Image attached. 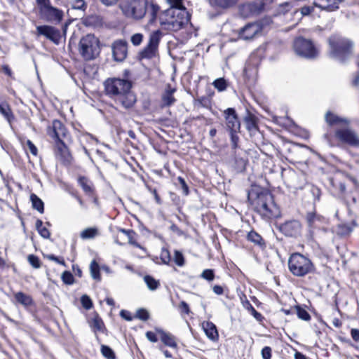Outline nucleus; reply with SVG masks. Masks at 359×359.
<instances>
[{
  "mask_svg": "<svg viewBox=\"0 0 359 359\" xmlns=\"http://www.w3.org/2000/svg\"><path fill=\"white\" fill-rule=\"evenodd\" d=\"M106 94L125 109L131 108L136 102V96L131 91L130 81L121 79H108L104 83Z\"/></svg>",
  "mask_w": 359,
  "mask_h": 359,
  "instance_id": "f257e3e1",
  "label": "nucleus"
},
{
  "mask_svg": "<svg viewBox=\"0 0 359 359\" xmlns=\"http://www.w3.org/2000/svg\"><path fill=\"white\" fill-rule=\"evenodd\" d=\"M120 6L126 16L136 20L146 17L150 23L155 21L159 11L158 6L147 0H123Z\"/></svg>",
  "mask_w": 359,
  "mask_h": 359,
  "instance_id": "f03ea898",
  "label": "nucleus"
},
{
  "mask_svg": "<svg viewBox=\"0 0 359 359\" xmlns=\"http://www.w3.org/2000/svg\"><path fill=\"white\" fill-rule=\"evenodd\" d=\"M253 192L250 193L248 198L251 200ZM252 205L255 210L263 218L269 219L280 216L279 208L274 203L273 195L266 190L256 193V197L252 199Z\"/></svg>",
  "mask_w": 359,
  "mask_h": 359,
  "instance_id": "7ed1b4c3",
  "label": "nucleus"
},
{
  "mask_svg": "<svg viewBox=\"0 0 359 359\" xmlns=\"http://www.w3.org/2000/svg\"><path fill=\"white\" fill-rule=\"evenodd\" d=\"M189 19L187 9L168 8L160 15V23L163 29L177 32L183 28Z\"/></svg>",
  "mask_w": 359,
  "mask_h": 359,
  "instance_id": "20e7f679",
  "label": "nucleus"
},
{
  "mask_svg": "<svg viewBox=\"0 0 359 359\" xmlns=\"http://www.w3.org/2000/svg\"><path fill=\"white\" fill-rule=\"evenodd\" d=\"M329 56L339 62L346 61L352 55L353 42L339 35H332L329 39Z\"/></svg>",
  "mask_w": 359,
  "mask_h": 359,
  "instance_id": "39448f33",
  "label": "nucleus"
},
{
  "mask_svg": "<svg viewBox=\"0 0 359 359\" xmlns=\"http://www.w3.org/2000/svg\"><path fill=\"white\" fill-rule=\"evenodd\" d=\"M79 51L85 60L95 59L100 52L99 39L94 34H86L80 39Z\"/></svg>",
  "mask_w": 359,
  "mask_h": 359,
  "instance_id": "423d86ee",
  "label": "nucleus"
},
{
  "mask_svg": "<svg viewBox=\"0 0 359 359\" xmlns=\"http://www.w3.org/2000/svg\"><path fill=\"white\" fill-rule=\"evenodd\" d=\"M290 271L296 276H304L313 269L311 261L300 253H293L288 259Z\"/></svg>",
  "mask_w": 359,
  "mask_h": 359,
  "instance_id": "0eeeda50",
  "label": "nucleus"
},
{
  "mask_svg": "<svg viewBox=\"0 0 359 359\" xmlns=\"http://www.w3.org/2000/svg\"><path fill=\"white\" fill-rule=\"evenodd\" d=\"M40 18L50 22H60L63 18V12L53 6L50 0H36Z\"/></svg>",
  "mask_w": 359,
  "mask_h": 359,
  "instance_id": "6e6552de",
  "label": "nucleus"
},
{
  "mask_svg": "<svg viewBox=\"0 0 359 359\" xmlns=\"http://www.w3.org/2000/svg\"><path fill=\"white\" fill-rule=\"evenodd\" d=\"M293 48L296 54L302 57L313 59L318 54V51L312 41L302 37L294 40Z\"/></svg>",
  "mask_w": 359,
  "mask_h": 359,
  "instance_id": "1a4fd4ad",
  "label": "nucleus"
},
{
  "mask_svg": "<svg viewBox=\"0 0 359 359\" xmlns=\"http://www.w3.org/2000/svg\"><path fill=\"white\" fill-rule=\"evenodd\" d=\"M161 37L162 33L160 30L154 31L150 34L148 44L140 52L142 58L150 59L156 55Z\"/></svg>",
  "mask_w": 359,
  "mask_h": 359,
  "instance_id": "9d476101",
  "label": "nucleus"
},
{
  "mask_svg": "<svg viewBox=\"0 0 359 359\" xmlns=\"http://www.w3.org/2000/svg\"><path fill=\"white\" fill-rule=\"evenodd\" d=\"M335 136L341 142L352 147H359V137L349 128L337 129L335 133Z\"/></svg>",
  "mask_w": 359,
  "mask_h": 359,
  "instance_id": "9b49d317",
  "label": "nucleus"
},
{
  "mask_svg": "<svg viewBox=\"0 0 359 359\" xmlns=\"http://www.w3.org/2000/svg\"><path fill=\"white\" fill-rule=\"evenodd\" d=\"M262 25L259 22L247 24L238 32V36L243 40H250L260 34L262 30Z\"/></svg>",
  "mask_w": 359,
  "mask_h": 359,
  "instance_id": "f8f14e48",
  "label": "nucleus"
},
{
  "mask_svg": "<svg viewBox=\"0 0 359 359\" xmlns=\"http://www.w3.org/2000/svg\"><path fill=\"white\" fill-rule=\"evenodd\" d=\"M38 35L44 36L55 44H58L61 39L60 31L57 28L49 25H40L36 27Z\"/></svg>",
  "mask_w": 359,
  "mask_h": 359,
  "instance_id": "ddd939ff",
  "label": "nucleus"
},
{
  "mask_svg": "<svg viewBox=\"0 0 359 359\" xmlns=\"http://www.w3.org/2000/svg\"><path fill=\"white\" fill-rule=\"evenodd\" d=\"M111 50L114 60L123 62L128 55V43L125 40H116L111 44Z\"/></svg>",
  "mask_w": 359,
  "mask_h": 359,
  "instance_id": "4468645a",
  "label": "nucleus"
},
{
  "mask_svg": "<svg viewBox=\"0 0 359 359\" xmlns=\"http://www.w3.org/2000/svg\"><path fill=\"white\" fill-rule=\"evenodd\" d=\"M279 230L286 236L296 237L301 233L302 225L297 220H290L280 224Z\"/></svg>",
  "mask_w": 359,
  "mask_h": 359,
  "instance_id": "2eb2a0df",
  "label": "nucleus"
},
{
  "mask_svg": "<svg viewBox=\"0 0 359 359\" xmlns=\"http://www.w3.org/2000/svg\"><path fill=\"white\" fill-rule=\"evenodd\" d=\"M47 133L57 143L62 141V138L65 137L67 130L61 121L54 120L52 126L48 128Z\"/></svg>",
  "mask_w": 359,
  "mask_h": 359,
  "instance_id": "dca6fc26",
  "label": "nucleus"
},
{
  "mask_svg": "<svg viewBox=\"0 0 359 359\" xmlns=\"http://www.w3.org/2000/svg\"><path fill=\"white\" fill-rule=\"evenodd\" d=\"M226 129L229 132H239L241 123L236 111L233 108H228L224 111Z\"/></svg>",
  "mask_w": 359,
  "mask_h": 359,
  "instance_id": "f3484780",
  "label": "nucleus"
},
{
  "mask_svg": "<svg viewBox=\"0 0 359 359\" xmlns=\"http://www.w3.org/2000/svg\"><path fill=\"white\" fill-rule=\"evenodd\" d=\"M56 144L55 156L62 164L69 165L72 161V156L68 147L63 141H60Z\"/></svg>",
  "mask_w": 359,
  "mask_h": 359,
  "instance_id": "a211bd4d",
  "label": "nucleus"
},
{
  "mask_svg": "<svg viewBox=\"0 0 359 359\" xmlns=\"http://www.w3.org/2000/svg\"><path fill=\"white\" fill-rule=\"evenodd\" d=\"M343 0H315L313 4L323 10L334 11L339 8V4Z\"/></svg>",
  "mask_w": 359,
  "mask_h": 359,
  "instance_id": "6ab92c4d",
  "label": "nucleus"
},
{
  "mask_svg": "<svg viewBox=\"0 0 359 359\" xmlns=\"http://www.w3.org/2000/svg\"><path fill=\"white\" fill-rule=\"evenodd\" d=\"M325 121L330 126L337 125L341 126H346L349 124L348 120L340 118L338 116L330 111L327 112L325 114Z\"/></svg>",
  "mask_w": 359,
  "mask_h": 359,
  "instance_id": "aec40b11",
  "label": "nucleus"
},
{
  "mask_svg": "<svg viewBox=\"0 0 359 359\" xmlns=\"http://www.w3.org/2000/svg\"><path fill=\"white\" fill-rule=\"evenodd\" d=\"M175 88H172L170 85H168L165 92L162 95V102L164 107H169L173 104L176 100L173 96Z\"/></svg>",
  "mask_w": 359,
  "mask_h": 359,
  "instance_id": "412c9836",
  "label": "nucleus"
},
{
  "mask_svg": "<svg viewBox=\"0 0 359 359\" xmlns=\"http://www.w3.org/2000/svg\"><path fill=\"white\" fill-rule=\"evenodd\" d=\"M208 2L214 8L228 9L235 6L238 0H208Z\"/></svg>",
  "mask_w": 359,
  "mask_h": 359,
  "instance_id": "4be33fe9",
  "label": "nucleus"
},
{
  "mask_svg": "<svg viewBox=\"0 0 359 359\" xmlns=\"http://www.w3.org/2000/svg\"><path fill=\"white\" fill-rule=\"evenodd\" d=\"M156 331L161 334V340L165 345L171 348L177 347V345L173 335L170 333H167L161 329H156Z\"/></svg>",
  "mask_w": 359,
  "mask_h": 359,
  "instance_id": "5701e85b",
  "label": "nucleus"
},
{
  "mask_svg": "<svg viewBox=\"0 0 359 359\" xmlns=\"http://www.w3.org/2000/svg\"><path fill=\"white\" fill-rule=\"evenodd\" d=\"M323 217L314 212L307 213L306 221L311 228L318 227L319 224L323 222Z\"/></svg>",
  "mask_w": 359,
  "mask_h": 359,
  "instance_id": "b1692460",
  "label": "nucleus"
},
{
  "mask_svg": "<svg viewBox=\"0 0 359 359\" xmlns=\"http://www.w3.org/2000/svg\"><path fill=\"white\" fill-rule=\"evenodd\" d=\"M244 122L247 130L250 133H255L258 130L257 118L254 115L248 114V116H245Z\"/></svg>",
  "mask_w": 359,
  "mask_h": 359,
  "instance_id": "393cba45",
  "label": "nucleus"
},
{
  "mask_svg": "<svg viewBox=\"0 0 359 359\" xmlns=\"http://www.w3.org/2000/svg\"><path fill=\"white\" fill-rule=\"evenodd\" d=\"M203 327L207 337L211 340H215L218 337L217 330L212 323H204Z\"/></svg>",
  "mask_w": 359,
  "mask_h": 359,
  "instance_id": "a878e982",
  "label": "nucleus"
},
{
  "mask_svg": "<svg viewBox=\"0 0 359 359\" xmlns=\"http://www.w3.org/2000/svg\"><path fill=\"white\" fill-rule=\"evenodd\" d=\"M78 182L86 194H90L93 193V184L89 179L86 177H79Z\"/></svg>",
  "mask_w": 359,
  "mask_h": 359,
  "instance_id": "bb28decb",
  "label": "nucleus"
},
{
  "mask_svg": "<svg viewBox=\"0 0 359 359\" xmlns=\"http://www.w3.org/2000/svg\"><path fill=\"white\" fill-rule=\"evenodd\" d=\"M14 297L15 300L23 306H27L32 304V297L22 292H16Z\"/></svg>",
  "mask_w": 359,
  "mask_h": 359,
  "instance_id": "cd10ccee",
  "label": "nucleus"
},
{
  "mask_svg": "<svg viewBox=\"0 0 359 359\" xmlns=\"http://www.w3.org/2000/svg\"><path fill=\"white\" fill-rule=\"evenodd\" d=\"M0 113L11 123L13 119V115L7 102L0 101Z\"/></svg>",
  "mask_w": 359,
  "mask_h": 359,
  "instance_id": "c85d7f7f",
  "label": "nucleus"
},
{
  "mask_svg": "<svg viewBox=\"0 0 359 359\" xmlns=\"http://www.w3.org/2000/svg\"><path fill=\"white\" fill-rule=\"evenodd\" d=\"M30 200L32 201L33 208L36 209L40 213H43L44 211V205L41 199H40L36 194H32L30 196Z\"/></svg>",
  "mask_w": 359,
  "mask_h": 359,
  "instance_id": "c756f323",
  "label": "nucleus"
},
{
  "mask_svg": "<svg viewBox=\"0 0 359 359\" xmlns=\"http://www.w3.org/2000/svg\"><path fill=\"white\" fill-rule=\"evenodd\" d=\"M90 272L94 280H100V266L95 260H93L90 264Z\"/></svg>",
  "mask_w": 359,
  "mask_h": 359,
  "instance_id": "7c9ffc66",
  "label": "nucleus"
},
{
  "mask_svg": "<svg viewBox=\"0 0 359 359\" xmlns=\"http://www.w3.org/2000/svg\"><path fill=\"white\" fill-rule=\"evenodd\" d=\"M144 280L150 290H156L160 285L158 280L149 275L144 277Z\"/></svg>",
  "mask_w": 359,
  "mask_h": 359,
  "instance_id": "2f4dec72",
  "label": "nucleus"
},
{
  "mask_svg": "<svg viewBox=\"0 0 359 359\" xmlns=\"http://www.w3.org/2000/svg\"><path fill=\"white\" fill-rule=\"evenodd\" d=\"M248 241L254 243L256 245H258L260 246L264 245V241H263V238H262V236L254 231H251L248 233Z\"/></svg>",
  "mask_w": 359,
  "mask_h": 359,
  "instance_id": "473e14b6",
  "label": "nucleus"
},
{
  "mask_svg": "<svg viewBox=\"0 0 359 359\" xmlns=\"http://www.w3.org/2000/svg\"><path fill=\"white\" fill-rule=\"evenodd\" d=\"M97 235V229L96 228H87L83 230L80 234L83 239H90L95 238Z\"/></svg>",
  "mask_w": 359,
  "mask_h": 359,
  "instance_id": "72a5a7b5",
  "label": "nucleus"
},
{
  "mask_svg": "<svg viewBox=\"0 0 359 359\" xmlns=\"http://www.w3.org/2000/svg\"><path fill=\"white\" fill-rule=\"evenodd\" d=\"M212 85L218 91L222 92L227 88L228 83L224 78H219L213 81Z\"/></svg>",
  "mask_w": 359,
  "mask_h": 359,
  "instance_id": "f704fd0d",
  "label": "nucleus"
},
{
  "mask_svg": "<svg viewBox=\"0 0 359 359\" xmlns=\"http://www.w3.org/2000/svg\"><path fill=\"white\" fill-rule=\"evenodd\" d=\"M101 353L104 357L107 359H115V353L114 351L108 346L102 345L101 346Z\"/></svg>",
  "mask_w": 359,
  "mask_h": 359,
  "instance_id": "c9c22d12",
  "label": "nucleus"
},
{
  "mask_svg": "<svg viewBox=\"0 0 359 359\" xmlns=\"http://www.w3.org/2000/svg\"><path fill=\"white\" fill-rule=\"evenodd\" d=\"M120 231L128 236V243L130 244L141 249L143 248L138 243L133 240V234L134 233V232L133 231L121 229Z\"/></svg>",
  "mask_w": 359,
  "mask_h": 359,
  "instance_id": "e433bc0d",
  "label": "nucleus"
},
{
  "mask_svg": "<svg viewBox=\"0 0 359 359\" xmlns=\"http://www.w3.org/2000/svg\"><path fill=\"white\" fill-rule=\"evenodd\" d=\"M61 278L63 283L67 285H72L74 281L73 275L67 271H65L62 273Z\"/></svg>",
  "mask_w": 359,
  "mask_h": 359,
  "instance_id": "4c0bfd02",
  "label": "nucleus"
},
{
  "mask_svg": "<svg viewBox=\"0 0 359 359\" xmlns=\"http://www.w3.org/2000/svg\"><path fill=\"white\" fill-rule=\"evenodd\" d=\"M297 310V314L299 318L304 320H309L311 318V316L309 313L304 309L301 308L300 306L296 307Z\"/></svg>",
  "mask_w": 359,
  "mask_h": 359,
  "instance_id": "58836bf2",
  "label": "nucleus"
},
{
  "mask_svg": "<svg viewBox=\"0 0 359 359\" xmlns=\"http://www.w3.org/2000/svg\"><path fill=\"white\" fill-rule=\"evenodd\" d=\"M184 0H166L167 3L170 5L169 8H180V9H187L184 5L183 4Z\"/></svg>",
  "mask_w": 359,
  "mask_h": 359,
  "instance_id": "ea45409f",
  "label": "nucleus"
},
{
  "mask_svg": "<svg viewBox=\"0 0 359 359\" xmlns=\"http://www.w3.org/2000/svg\"><path fill=\"white\" fill-rule=\"evenodd\" d=\"M293 6L294 5L290 1L283 3L279 5L278 13L285 14L286 13L290 11Z\"/></svg>",
  "mask_w": 359,
  "mask_h": 359,
  "instance_id": "a19ab883",
  "label": "nucleus"
},
{
  "mask_svg": "<svg viewBox=\"0 0 359 359\" xmlns=\"http://www.w3.org/2000/svg\"><path fill=\"white\" fill-rule=\"evenodd\" d=\"M25 149L28 150L33 156H37L38 149L31 140H27L25 142Z\"/></svg>",
  "mask_w": 359,
  "mask_h": 359,
  "instance_id": "79ce46f5",
  "label": "nucleus"
},
{
  "mask_svg": "<svg viewBox=\"0 0 359 359\" xmlns=\"http://www.w3.org/2000/svg\"><path fill=\"white\" fill-rule=\"evenodd\" d=\"M28 262L35 269H39L41 267V262L38 257L34 255H29L28 256Z\"/></svg>",
  "mask_w": 359,
  "mask_h": 359,
  "instance_id": "37998d69",
  "label": "nucleus"
},
{
  "mask_svg": "<svg viewBox=\"0 0 359 359\" xmlns=\"http://www.w3.org/2000/svg\"><path fill=\"white\" fill-rule=\"evenodd\" d=\"M201 277L205 280H207L208 281H212L215 278V273L213 270L212 269H205L201 275Z\"/></svg>",
  "mask_w": 359,
  "mask_h": 359,
  "instance_id": "c03bdc74",
  "label": "nucleus"
},
{
  "mask_svg": "<svg viewBox=\"0 0 359 359\" xmlns=\"http://www.w3.org/2000/svg\"><path fill=\"white\" fill-rule=\"evenodd\" d=\"M161 259L165 264H168L171 260L170 254L168 250L162 249L161 252Z\"/></svg>",
  "mask_w": 359,
  "mask_h": 359,
  "instance_id": "a18cd8bd",
  "label": "nucleus"
},
{
  "mask_svg": "<svg viewBox=\"0 0 359 359\" xmlns=\"http://www.w3.org/2000/svg\"><path fill=\"white\" fill-rule=\"evenodd\" d=\"M174 261L179 266H182L184 264L183 255L180 251H175Z\"/></svg>",
  "mask_w": 359,
  "mask_h": 359,
  "instance_id": "49530a36",
  "label": "nucleus"
},
{
  "mask_svg": "<svg viewBox=\"0 0 359 359\" xmlns=\"http://www.w3.org/2000/svg\"><path fill=\"white\" fill-rule=\"evenodd\" d=\"M82 306L86 309H90L93 306V303L90 297L86 294L83 295L81 298Z\"/></svg>",
  "mask_w": 359,
  "mask_h": 359,
  "instance_id": "de8ad7c7",
  "label": "nucleus"
},
{
  "mask_svg": "<svg viewBox=\"0 0 359 359\" xmlns=\"http://www.w3.org/2000/svg\"><path fill=\"white\" fill-rule=\"evenodd\" d=\"M84 0H74L72 3V8L78 10H84L86 8Z\"/></svg>",
  "mask_w": 359,
  "mask_h": 359,
  "instance_id": "09e8293b",
  "label": "nucleus"
},
{
  "mask_svg": "<svg viewBox=\"0 0 359 359\" xmlns=\"http://www.w3.org/2000/svg\"><path fill=\"white\" fill-rule=\"evenodd\" d=\"M143 40V35L140 33L133 34L131 36V42L134 46H139Z\"/></svg>",
  "mask_w": 359,
  "mask_h": 359,
  "instance_id": "8fccbe9b",
  "label": "nucleus"
},
{
  "mask_svg": "<svg viewBox=\"0 0 359 359\" xmlns=\"http://www.w3.org/2000/svg\"><path fill=\"white\" fill-rule=\"evenodd\" d=\"M137 317L141 320H147L149 315L147 310L141 309L137 311Z\"/></svg>",
  "mask_w": 359,
  "mask_h": 359,
  "instance_id": "3c124183",
  "label": "nucleus"
},
{
  "mask_svg": "<svg viewBox=\"0 0 359 359\" xmlns=\"http://www.w3.org/2000/svg\"><path fill=\"white\" fill-rule=\"evenodd\" d=\"M262 356L263 359H271V348L269 346H265L262 350Z\"/></svg>",
  "mask_w": 359,
  "mask_h": 359,
  "instance_id": "603ef678",
  "label": "nucleus"
},
{
  "mask_svg": "<svg viewBox=\"0 0 359 359\" xmlns=\"http://www.w3.org/2000/svg\"><path fill=\"white\" fill-rule=\"evenodd\" d=\"M46 257L48 260L54 261V262L58 263L59 264H61V265H63V266L65 265V262L64 261L63 259H60V258L55 256L54 255H48L46 256Z\"/></svg>",
  "mask_w": 359,
  "mask_h": 359,
  "instance_id": "864d4df0",
  "label": "nucleus"
},
{
  "mask_svg": "<svg viewBox=\"0 0 359 359\" xmlns=\"http://www.w3.org/2000/svg\"><path fill=\"white\" fill-rule=\"evenodd\" d=\"M177 180L180 182L184 194L187 195L189 194V188L185 180L182 177H178Z\"/></svg>",
  "mask_w": 359,
  "mask_h": 359,
  "instance_id": "5fc2aeb1",
  "label": "nucleus"
},
{
  "mask_svg": "<svg viewBox=\"0 0 359 359\" xmlns=\"http://www.w3.org/2000/svg\"><path fill=\"white\" fill-rule=\"evenodd\" d=\"M39 233L44 238H49L50 236V233L49 230L43 226L39 230H38Z\"/></svg>",
  "mask_w": 359,
  "mask_h": 359,
  "instance_id": "6e6d98bb",
  "label": "nucleus"
},
{
  "mask_svg": "<svg viewBox=\"0 0 359 359\" xmlns=\"http://www.w3.org/2000/svg\"><path fill=\"white\" fill-rule=\"evenodd\" d=\"M147 339L151 342H156L158 341L157 337L155 333L151 331H148L146 332Z\"/></svg>",
  "mask_w": 359,
  "mask_h": 359,
  "instance_id": "4d7b16f0",
  "label": "nucleus"
},
{
  "mask_svg": "<svg viewBox=\"0 0 359 359\" xmlns=\"http://www.w3.org/2000/svg\"><path fill=\"white\" fill-rule=\"evenodd\" d=\"M356 65L358 70L355 79L353 81V85L357 87L359 86V55L356 58Z\"/></svg>",
  "mask_w": 359,
  "mask_h": 359,
  "instance_id": "13d9d810",
  "label": "nucleus"
},
{
  "mask_svg": "<svg viewBox=\"0 0 359 359\" xmlns=\"http://www.w3.org/2000/svg\"><path fill=\"white\" fill-rule=\"evenodd\" d=\"M237 133L238 132H230L232 145L234 148L237 147V142L238 141V137L236 135Z\"/></svg>",
  "mask_w": 359,
  "mask_h": 359,
  "instance_id": "bf43d9fd",
  "label": "nucleus"
},
{
  "mask_svg": "<svg viewBox=\"0 0 359 359\" xmlns=\"http://www.w3.org/2000/svg\"><path fill=\"white\" fill-rule=\"evenodd\" d=\"M351 335L355 341H359V329L353 328L351 330Z\"/></svg>",
  "mask_w": 359,
  "mask_h": 359,
  "instance_id": "052dcab7",
  "label": "nucleus"
},
{
  "mask_svg": "<svg viewBox=\"0 0 359 359\" xmlns=\"http://www.w3.org/2000/svg\"><path fill=\"white\" fill-rule=\"evenodd\" d=\"M332 186L338 188L341 194H344L346 190L345 184L342 182H339L335 184L332 180L331 181Z\"/></svg>",
  "mask_w": 359,
  "mask_h": 359,
  "instance_id": "680f3d73",
  "label": "nucleus"
},
{
  "mask_svg": "<svg viewBox=\"0 0 359 359\" xmlns=\"http://www.w3.org/2000/svg\"><path fill=\"white\" fill-rule=\"evenodd\" d=\"M180 309L182 312L189 314L190 312L189 305L184 301L181 302L180 304Z\"/></svg>",
  "mask_w": 359,
  "mask_h": 359,
  "instance_id": "e2e57ef3",
  "label": "nucleus"
},
{
  "mask_svg": "<svg viewBox=\"0 0 359 359\" xmlns=\"http://www.w3.org/2000/svg\"><path fill=\"white\" fill-rule=\"evenodd\" d=\"M313 10V7L304 6L301 9V13H302V15H308L312 12Z\"/></svg>",
  "mask_w": 359,
  "mask_h": 359,
  "instance_id": "0e129e2a",
  "label": "nucleus"
},
{
  "mask_svg": "<svg viewBox=\"0 0 359 359\" xmlns=\"http://www.w3.org/2000/svg\"><path fill=\"white\" fill-rule=\"evenodd\" d=\"M120 315L121 316L127 320H132V317H131V315H130V313L127 311H125V310H122L121 312H120Z\"/></svg>",
  "mask_w": 359,
  "mask_h": 359,
  "instance_id": "69168bd1",
  "label": "nucleus"
},
{
  "mask_svg": "<svg viewBox=\"0 0 359 359\" xmlns=\"http://www.w3.org/2000/svg\"><path fill=\"white\" fill-rule=\"evenodd\" d=\"M250 309L252 311V314L253 316L258 320H260L262 318L261 313H259L258 311H257L255 308L250 305Z\"/></svg>",
  "mask_w": 359,
  "mask_h": 359,
  "instance_id": "338daca9",
  "label": "nucleus"
},
{
  "mask_svg": "<svg viewBox=\"0 0 359 359\" xmlns=\"http://www.w3.org/2000/svg\"><path fill=\"white\" fill-rule=\"evenodd\" d=\"M212 290L213 292L218 295L222 294L224 292V290L220 285H215Z\"/></svg>",
  "mask_w": 359,
  "mask_h": 359,
  "instance_id": "774afa93",
  "label": "nucleus"
}]
</instances>
